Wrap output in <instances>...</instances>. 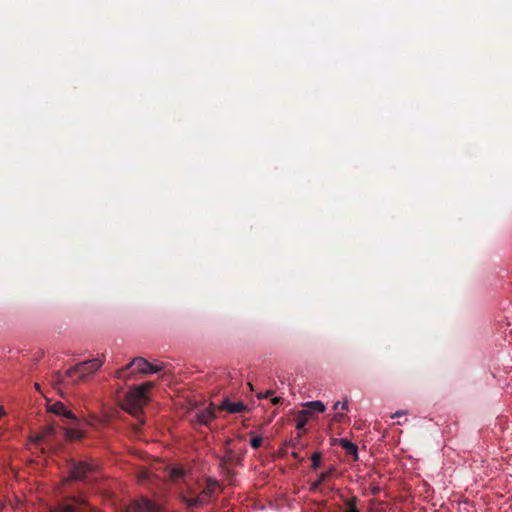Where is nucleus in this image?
Instances as JSON below:
<instances>
[{
    "instance_id": "nucleus-1",
    "label": "nucleus",
    "mask_w": 512,
    "mask_h": 512,
    "mask_svg": "<svg viewBox=\"0 0 512 512\" xmlns=\"http://www.w3.org/2000/svg\"><path fill=\"white\" fill-rule=\"evenodd\" d=\"M153 387V382H145L139 386H134L133 388H131L125 396L123 408L129 414L139 419V423L134 425V428L136 430H139L141 426L144 424V420L140 419L139 417L142 413L143 407L149 402V397L147 393Z\"/></svg>"
},
{
    "instance_id": "nucleus-2",
    "label": "nucleus",
    "mask_w": 512,
    "mask_h": 512,
    "mask_svg": "<svg viewBox=\"0 0 512 512\" xmlns=\"http://www.w3.org/2000/svg\"><path fill=\"white\" fill-rule=\"evenodd\" d=\"M104 363V357L102 359H91L88 361H83L66 372V376L71 380L73 384L78 383L79 381L85 380V378L96 372Z\"/></svg>"
},
{
    "instance_id": "nucleus-3",
    "label": "nucleus",
    "mask_w": 512,
    "mask_h": 512,
    "mask_svg": "<svg viewBox=\"0 0 512 512\" xmlns=\"http://www.w3.org/2000/svg\"><path fill=\"white\" fill-rule=\"evenodd\" d=\"M94 466L84 461L72 460L69 463V479L71 480H85L88 474L92 473Z\"/></svg>"
},
{
    "instance_id": "nucleus-4",
    "label": "nucleus",
    "mask_w": 512,
    "mask_h": 512,
    "mask_svg": "<svg viewBox=\"0 0 512 512\" xmlns=\"http://www.w3.org/2000/svg\"><path fill=\"white\" fill-rule=\"evenodd\" d=\"M126 512H160V506L148 498L141 497L131 502Z\"/></svg>"
},
{
    "instance_id": "nucleus-5",
    "label": "nucleus",
    "mask_w": 512,
    "mask_h": 512,
    "mask_svg": "<svg viewBox=\"0 0 512 512\" xmlns=\"http://www.w3.org/2000/svg\"><path fill=\"white\" fill-rule=\"evenodd\" d=\"M133 367L134 371L139 372L141 374H148V367H150V362L142 357L134 358L127 366L116 371L117 378H124V373L127 369Z\"/></svg>"
},
{
    "instance_id": "nucleus-6",
    "label": "nucleus",
    "mask_w": 512,
    "mask_h": 512,
    "mask_svg": "<svg viewBox=\"0 0 512 512\" xmlns=\"http://www.w3.org/2000/svg\"><path fill=\"white\" fill-rule=\"evenodd\" d=\"M87 506V502L85 499L80 497H72L71 502L64 503L61 505L59 510H54L51 512H76L79 509H83Z\"/></svg>"
},
{
    "instance_id": "nucleus-7",
    "label": "nucleus",
    "mask_w": 512,
    "mask_h": 512,
    "mask_svg": "<svg viewBox=\"0 0 512 512\" xmlns=\"http://www.w3.org/2000/svg\"><path fill=\"white\" fill-rule=\"evenodd\" d=\"M218 409L225 410V411L233 414V413L243 412L244 410L247 409V406L241 401L232 403L229 401V399L226 398L225 400H223V402L218 407Z\"/></svg>"
},
{
    "instance_id": "nucleus-8",
    "label": "nucleus",
    "mask_w": 512,
    "mask_h": 512,
    "mask_svg": "<svg viewBox=\"0 0 512 512\" xmlns=\"http://www.w3.org/2000/svg\"><path fill=\"white\" fill-rule=\"evenodd\" d=\"M50 411L56 415H61L68 419H71L75 423L78 422V418L70 410H68L62 402L54 403L50 407Z\"/></svg>"
},
{
    "instance_id": "nucleus-9",
    "label": "nucleus",
    "mask_w": 512,
    "mask_h": 512,
    "mask_svg": "<svg viewBox=\"0 0 512 512\" xmlns=\"http://www.w3.org/2000/svg\"><path fill=\"white\" fill-rule=\"evenodd\" d=\"M215 417V410L212 404L197 413V419L203 425H208Z\"/></svg>"
},
{
    "instance_id": "nucleus-10",
    "label": "nucleus",
    "mask_w": 512,
    "mask_h": 512,
    "mask_svg": "<svg viewBox=\"0 0 512 512\" xmlns=\"http://www.w3.org/2000/svg\"><path fill=\"white\" fill-rule=\"evenodd\" d=\"M339 444L347 455L353 457L354 460H358V447L346 438L339 439Z\"/></svg>"
},
{
    "instance_id": "nucleus-11",
    "label": "nucleus",
    "mask_w": 512,
    "mask_h": 512,
    "mask_svg": "<svg viewBox=\"0 0 512 512\" xmlns=\"http://www.w3.org/2000/svg\"><path fill=\"white\" fill-rule=\"evenodd\" d=\"M234 464V455L232 452H229L227 455L221 458L220 467L222 471L228 476L232 477L233 473L230 470V466Z\"/></svg>"
},
{
    "instance_id": "nucleus-12",
    "label": "nucleus",
    "mask_w": 512,
    "mask_h": 512,
    "mask_svg": "<svg viewBox=\"0 0 512 512\" xmlns=\"http://www.w3.org/2000/svg\"><path fill=\"white\" fill-rule=\"evenodd\" d=\"M167 473H168L169 478L172 481L177 482L184 478L186 472L183 467L173 466V467H168Z\"/></svg>"
},
{
    "instance_id": "nucleus-13",
    "label": "nucleus",
    "mask_w": 512,
    "mask_h": 512,
    "mask_svg": "<svg viewBox=\"0 0 512 512\" xmlns=\"http://www.w3.org/2000/svg\"><path fill=\"white\" fill-rule=\"evenodd\" d=\"M310 417V410H301L297 414L296 428L303 431Z\"/></svg>"
},
{
    "instance_id": "nucleus-14",
    "label": "nucleus",
    "mask_w": 512,
    "mask_h": 512,
    "mask_svg": "<svg viewBox=\"0 0 512 512\" xmlns=\"http://www.w3.org/2000/svg\"><path fill=\"white\" fill-rule=\"evenodd\" d=\"M54 432H55V429L53 426H47L42 430L41 433H39L38 435H36L33 438V441L37 444L42 441H46L54 434Z\"/></svg>"
},
{
    "instance_id": "nucleus-15",
    "label": "nucleus",
    "mask_w": 512,
    "mask_h": 512,
    "mask_svg": "<svg viewBox=\"0 0 512 512\" xmlns=\"http://www.w3.org/2000/svg\"><path fill=\"white\" fill-rule=\"evenodd\" d=\"M84 436V432L77 428H66L65 429V437L69 441H76L82 439Z\"/></svg>"
},
{
    "instance_id": "nucleus-16",
    "label": "nucleus",
    "mask_w": 512,
    "mask_h": 512,
    "mask_svg": "<svg viewBox=\"0 0 512 512\" xmlns=\"http://www.w3.org/2000/svg\"><path fill=\"white\" fill-rule=\"evenodd\" d=\"M217 487L218 481L212 478H208L206 480V485L203 489V495H205L206 497H211L215 493Z\"/></svg>"
},
{
    "instance_id": "nucleus-17",
    "label": "nucleus",
    "mask_w": 512,
    "mask_h": 512,
    "mask_svg": "<svg viewBox=\"0 0 512 512\" xmlns=\"http://www.w3.org/2000/svg\"><path fill=\"white\" fill-rule=\"evenodd\" d=\"M334 469L331 468L328 471L322 472L318 479L312 483L311 489L317 490L333 473Z\"/></svg>"
},
{
    "instance_id": "nucleus-18",
    "label": "nucleus",
    "mask_w": 512,
    "mask_h": 512,
    "mask_svg": "<svg viewBox=\"0 0 512 512\" xmlns=\"http://www.w3.org/2000/svg\"><path fill=\"white\" fill-rule=\"evenodd\" d=\"M306 409L310 410V415L313 412L322 413L325 411V405L321 401H312L305 404Z\"/></svg>"
},
{
    "instance_id": "nucleus-19",
    "label": "nucleus",
    "mask_w": 512,
    "mask_h": 512,
    "mask_svg": "<svg viewBox=\"0 0 512 512\" xmlns=\"http://www.w3.org/2000/svg\"><path fill=\"white\" fill-rule=\"evenodd\" d=\"M182 501L185 503L187 508L200 507L206 503V500H199V499H196L195 497H187V496H183Z\"/></svg>"
},
{
    "instance_id": "nucleus-20",
    "label": "nucleus",
    "mask_w": 512,
    "mask_h": 512,
    "mask_svg": "<svg viewBox=\"0 0 512 512\" xmlns=\"http://www.w3.org/2000/svg\"><path fill=\"white\" fill-rule=\"evenodd\" d=\"M358 499L356 497L349 498L346 501V510L344 512H360L357 508Z\"/></svg>"
},
{
    "instance_id": "nucleus-21",
    "label": "nucleus",
    "mask_w": 512,
    "mask_h": 512,
    "mask_svg": "<svg viewBox=\"0 0 512 512\" xmlns=\"http://www.w3.org/2000/svg\"><path fill=\"white\" fill-rule=\"evenodd\" d=\"M166 366H167V364L164 362H160V363H156V364L150 363V367H148V374L161 372V371L165 370Z\"/></svg>"
},
{
    "instance_id": "nucleus-22",
    "label": "nucleus",
    "mask_w": 512,
    "mask_h": 512,
    "mask_svg": "<svg viewBox=\"0 0 512 512\" xmlns=\"http://www.w3.org/2000/svg\"><path fill=\"white\" fill-rule=\"evenodd\" d=\"M65 378H68V377L66 376V374H65V375H63V374H61L59 371H56V372H54V373H53V375H52V383H53V385L56 387V386H58V385L62 384V383L64 382V379H65Z\"/></svg>"
},
{
    "instance_id": "nucleus-23",
    "label": "nucleus",
    "mask_w": 512,
    "mask_h": 512,
    "mask_svg": "<svg viewBox=\"0 0 512 512\" xmlns=\"http://www.w3.org/2000/svg\"><path fill=\"white\" fill-rule=\"evenodd\" d=\"M320 460H321V453L316 452L312 455V457H311L312 469L316 470L320 466Z\"/></svg>"
},
{
    "instance_id": "nucleus-24",
    "label": "nucleus",
    "mask_w": 512,
    "mask_h": 512,
    "mask_svg": "<svg viewBox=\"0 0 512 512\" xmlns=\"http://www.w3.org/2000/svg\"><path fill=\"white\" fill-rule=\"evenodd\" d=\"M263 439L260 436H255L250 440V445L254 449H258L262 445Z\"/></svg>"
},
{
    "instance_id": "nucleus-25",
    "label": "nucleus",
    "mask_w": 512,
    "mask_h": 512,
    "mask_svg": "<svg viewBox=\"0 0 512 512\" xmlns=\"http://www.w3.org/2000/svg\"><path fill=\"white\" fill-rule=\"evenodd\" d=\"M340 404H341V402H339V401H338V402H336V403L334 404V406H333V409H334V410H337ZM342 409H343V410H347V409H348V401H344V402H342Z\"/></svg>"
},
{
    "instance_id": "nucleus-26",
    "label": "nucleus",
    "mask_w": 512,
    "mask_h": 512,
    "mask_svg": "<svg viewBox=\"0 0 512 512\" xmlns=\"http://www.w3.org/2000/svg\"><path fill=\"white\" fill-rule=\"evenodd\" d=\"M195 498L199 499V500H206V503H207L210 497H206L205 495H203V491H202L201 494L196 496Z\"/></svg>"
},
{
    "instance_id": "nucleus-27",
    "label": "nucleus",
    "mask_w": 512,
    "mask_h": 512,
    "mask_svg": "<svg viewBox=\"0 0 512 512\" xmlns=\"http://www.w3.org/2000/svg\"><path fill=\"white\" fill-rule=\"evenodd\" d=\"M272 394H273V392H272V391H267V392H266L265 394H263V395H262V394H259V395H258V398H262V397H263V398H268V397H269L270 395H272Z\"/></svg>"
},
{
    "instance_id": "nucleus-28",
    "label": "nucleus",
    "mask_w": 512,
    "mask_h": 512,
    "mask_svg": "<svg viewBox=\"0 0 512 512\" xmlns=\"http://www.w3.org/2000/svg\"><path fill=\"white\" fill-rule=\"evenodd\" d=\"M281 402H282V398H280V397H274V398L272 399V403H273L274 405H277V404H279V403H281Z\"/></svg>"
},
{
    "instance_id": "nucleus-29",
    "label": "nucleus",
    "mask_w": 512,
    "mask_h": 512,
    "mask_svg": "<svg viewBox=\"0 0 512 512\" xmlns=\"http://www.w3.org/2000/svg\"><path fill=\"white\" fill-rule=\"evenodd\" d=\"M404 414H405V412H404V411H397L394 415H392V418H394V417H400V416H402V415H404Z\"/></svg>"
},
{
    "instance_id": "nucleus-30",
    "label": "nucleus",
    "mask_w": 512,
    "mask_h": 512,
    "mask_svg": "<svg viewBox=\"0 0 512 512\" xmlns=\"http://www.w3.org/2000/svg\"><path fill=\"white\" fill-rule=\"evenodd\" d=\"M292 456H293V458H295V459H297V460H302V459L300 458V456H299V453H297V452H293V453H292Z\"/></svg>"
},
{
    "instance_id": "nucleus-31",
    "label": "nucleus",
    "mask_w": 512,
    "mask_h": 512,
    "mask_svg": "<svg viewBox=\"0 0 512 512\" xmlns=\"http://www.w3.org/2000/svg\"><path fill=\"white\" fill-rule=\"evenodd\" d=\"M5 415V410L3 406H0V418Z\"/></svg>"
},
{
    "instance_id": "nucleus-32",
    "label": "nucleus",
    "mask_w": 512,
    "mask_h": 512,
    "mask_svg": "<svg viewBox=\"0 0 512 512\" xmlns=\"http://www.w3.org/2000/svg\"><path fill=\"white\" fill-rule=\"evenodd\" d=\"M342 416H343V415H335V419H336V420H338V421H340Z\"/></svg>"
},
{
    "instance_id": "nucleus-33",
    "label": "nucleus",
    "mask_w": 512,
    "mask_h": 512,
    "mask_svg": "<svg viewBox=\"0 0 512 512\" xmlns=\"http://www.w3.org/2000/svg\"><path fill=\"white\" fill-rule=\"evenodd\" d=\"M35 387H36V389H39V384H38V383H36V384H35Z\"/></svg>"
},
{
    "instance_id": "nucleus-34",
    "label": "nucleus",
    "mask_w": 512,
    "mask_h": 512,
    "mask_svg": "<svg viewBox=\"0 0 512 512\" xmlns=\"http://www.w3.org/2000/svg\"><path fill=\"white\" fill-rule=\"evenodd\" d=\"M2 507H3V504H2V502L0 501V510L2 509Z\"/></svg>"
}]
</instances>
